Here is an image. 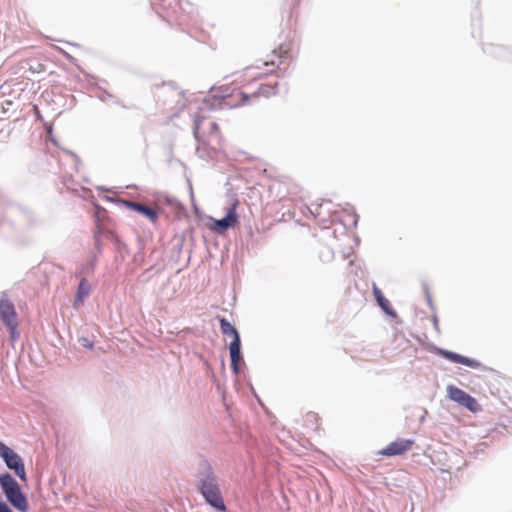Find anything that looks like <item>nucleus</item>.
Masks as SVG:
<instances>
[{"mask_svg":"<svg viewBox=\"0 0 512 512\" xmlns=\"http://www.w3.org/2000/svg\"><path fill=\"white\" fill-rule=\"evenodd\" d=\"M447 393L451 400L459 403L460 405L464 406L468 410L472 412H476L479 409V405L475 398L470 396L468 393L463 391L462 389L455 387L453 385H450L447 387Z\"/></svg>","mask_w":512,"mask_h":512,"instance_id":"6e6552de","label":"nucleus"},{"mask_svg":"<svg viewBox=\"0 0 512 512\" xmlns=\"http://www.w3.org/2000/svg\"><path fill=\"white\" fill-rule=\"evenodd\" d=\"M209 125H210L209 135L219 139L220 138V128H219L218 124L216 122H210Z\"/></svg>","mask_w":512,"mask_h":512,"instance_id":"a211bd4d","label":"nucleus"},{"mask_svg":"<svg viewBox=\"0 0 512 512\" xmlns=\"http://www.w3.org/2000/svg\"><path fill=\"white\" fill-rule=\"evenodd\" d=\"M214 98L221 99L229 108H238L253 102V96L231 85L214 86L211 89Z\"/></svg>","mask_w":512,"mask_h":512,"instance_id":"f03ea898","label":"nucleus"},{"mask_svg":"<svg viewBox=\"0 0 512 512\" xmlns=\"http://www.w3.org/2000/svg\"><path fill=\"white\" fill-rule=\"evenodd\" d=\"M445 359L452 361L454 363L463 364L465 366L471 367V368H478L480 366V363L477 360L464 357L460 354L450 352V351H441L440 353Z\"/></svg>","mask_w":512,"mask_h":512,"instance_id":"9b49d317","label":"nucleus"},{"mask_svg":"<svg viewBox=\"0 0 512 512\" xmlns=\"http://www.w3.org/2000/svg\"><path fill=\"white\" fill-rule=\"evenodd\" d=\"M26 63L28 65V69L33 74H39L45 71L46 67L39 61H34L33 59H27Z\"/></svg>","mask_w":512,"mask_h":512,"instance_id":"f3484780","label":"nucleus"},{"mask_svg":"<svg viewBox=\"0 0 512 512\" xmlns=\"http://www.w3.org/2000/svg\"><path fill=\"white\" fill-rule=\"evenodd\" d=\"M220 329L226 336H232L233 339L240 338L236 328L223 317L220 319Z\"/></svg>","mask_w":512,"mask_h":512,"instance_id":"dca6fc26","label":"nucleus"},{"mask_svg":"<svg viewBox=\"0 0 512 512\" xmlns=\"http://www.w3.org/2000/svg\"><path fill=\"white\" fill-rule=\"evenodd\" d=\"M240 338H235L229 344L230 358H231V366L235 373L239 371V363L242 360L240 353Z\"/></svg>","mask_w":512,"mask_h":512,"instance_id":"f8f14e48","label":"nucleus"},{"mask_svg":"<svg viewBox=\"0 0 512 512\" xmlns=\"http://www.w3.org/2000/svg\"><path fill=\"white\" fill-rule=\"evenodd\" d=\"M277 87V82L273 84H261L257 91L251 94V96H253V101L259 97H270L275 95L277 93Z\"/></svg>","mask_w":512,"mask_h":512,"instance_id":"ddd939ff","label":"nucleus"},{"mask_svg":"<svg viewBox=\"0 0 512 512\" xmlns=\"http://www.w3.org/2000/svg\"><path fill=\"white\" fill-rule=\"evenodd\" d=\"M287 55L288 49L281 45L272 52L273 59L264 61L262 65L246 67L243 74L238 79H240L241 82L246 81V78L258 80L273 74L281 65L282 58H286Z\"/></svg>","mask_w":512,"mask_h":512,"instance_id":"f257e3e1","label":"nucleus"},{"mask_svg":"<svg viewBox=\"0 0 512 512\" xmlns=\"http://www.w3.org/2000/svg\"><path fill=\"white\" fill-rule=\"evenodd\" d=\"M317 420H318L317 419V415L315 413H308L306 415V421L307 422H313V421L317 422Z\"/></svg>","mask_w":512,"mask_h":512,"instance_id":"412c9836","label":"nucleus"},{"mask_svg":"<svg viewBox=\"0 0 512 512\" xmlns=\"http://www.w3.org/2000/svg\"><path fill=\"white\" fill-rule=\"evenodd\" d=\"M0 485L8 501L17 510L21 512H26L28 510L27 499L21 492L19 484L10 474L5 473L0 475Z\"/></svg>","mask_w":512,"mask_h":512,"instance_id":"7ed1b4c3","label":"nucleus"},{"mask_svg":"<svg viewBox=\"0 0 512 512\" xmlns=\"http://www.w3.org/2000/svg\"><path fill=\"white\" fill-rule=\"evenodd\" d=\"M414 445V441L411 439H396L395 441L388 444L385 448L378 452L379 455L392 457L403 455L409 451Z\"/></svg>","mask_w":512,"mask_h":512,"instance_id":"1a4fd4ad","label":"nucleus"},{"mask_svg":"<svg viewBox=\"0 0 512 512\" xmlns=\"http://www.w3.org/2000/svg\"><path fill=\"white\" fill-rule=\"evenodd\" d=\"M0 457L4 460L6 466L14 470L15 474L26 481V472L22 458L11 448L0 441Z\"/></svg>","mask_w":512,"mask_h":512,"instance_id":"423d86ee","label":"nucleus"},{"mask_svg":"<svg viewBox=\"0 0 512 512\" xmlns=\"http://www.w3.org/2000/svg\"><path fill=\"white\" fill-rule=\"evenodd\" d=\"M373 294L375 296V299L378 303V305L387 313H390V307H391V304L390 302L383 296L381 290L375 285L373 284Z\"/></svg>","mask_w":512,"mask_h":512,"instance_id":"2eb2a0df","label":"nucleus"},{"mask_svg":"<svg viewBox=\"0 0 512 512\" xmlns=\"http://www.w3.org/2000/svg\"><path fill=\"white\" fill-rule=\"evenodd\" d=\"M123 204L146 217L152 224H157L159 218V209L147 206L138 202L124 200Z\"/></svg>","mask_w":512,"mask_h":512,"instance_id":"9d476101","label":"nucleus"},{"mask_svg":"<svg viewBox=\"0 0 512 512\" xmlns=\"http://www.w3.org/2000/svg\"><path fill=\"white\" fill-rule=\"evenodd\" d=\"M239 205V201L236 199L234 200L231 207L228 209L227 214L222 219H212L213 223L211 225V229L218 232V233H224L229 228L234 227L238 223V214H237V207Z\"/></svg>","mask_w":512,"mask_h":512,"instance_id":"0eeeda50","label":"nucleus"},{"mask_svg":"<svg viewBox=\"0 0 512 512\" xmlns=\"http://www.w3.org/2000/svg\"><path fill=\"white\" fill-rule=\"evenodd\" d=\"M84 347H89V348H91V347H92V345H91V344H88V342H85Z\"/></svg>","mask_w":512,"mask_h":512,"instance_id":"4be33fe9","label":"nucleus"},{"mask_svg":"<svg viewBox=\"0 0 512 512\" xmlns=\"http://www.w3.org/2000/svg\"><path fill=\"white\" fill-rule=\"evenodd\" d=\"M202 122H203V121H202V119H200V118H197V119L195 120L194 133H195L196 135H199V134H200V132H201Z\"/></svg>","mask_w":512,"mask_h":512,"instance_id":"6ab92c4d","label":"nucleus"},{"mask_svg":"<svg viewBox=\"0 0 512 512\" xmlns=\"http://www.w3.org/2000/svg\"><path fill=\"white\" fill-rule=\"evenodd\" d=\"M0 320L7 327L11 341H17L19 338L18 315L13 302L9 300L6 293H3L0 298Z\"/></svg>","mask_w":512,"mask_h":512,"instance_id":"20e7f679","label":"nucleus"},{"mask_svg":"<svg viewBox=\"0 0 512 512\" xmlns=\"http://www.w3.org/2000/svg\"><path fill=\"white\" fill-rule=\"evenodd\" d=\"M0 512H12L9 506L2 500L0 496Z\"/></svg>","mask_w":512,"mask_h":512,"instance_id":"aec40b11","label":"nucleus"},{"mask_svg":"<svg viewBox=\"0 0 512 512\" xmlns=\"http://www.w3.org/2000/svg\"><path fill=\"white\" fill-rule=\"evenodd\" d=\"M90 294V285L88 283V281L83 278L79 285H78V289H77V293H76V296H75V301H74V307H78L79 305H81L84 301V299L86 297H88V295Z\"/></svg>","mask_w":512,"mask_h":512,"instance_id":"4468645a","label":"nucleus"},{"mask_svg":"<svg viewBox=\"0 0 512 512\" xmlns=\"http://www.w3.org/2000/svg\"><path fill=\"white\" fill-rule=\"evenodd\" d=\"M84 347H89V348H91V347H92V345H91V344H88V342H85Z\"/></svg>","mask_w":512,"mask_h":512,"instance_id":"5701e85b","label":"nucleus"},{"mask_svg":"<svg viewBox=\"0 0 512 512\" xmlns=\"http://www.w3.org/2000/svg\"><path fill=\"white\" fill-rule=\"evenodd\" d=\"M201 493L212 507L219 511H225L223 498L209 467L206 469L205 478L201 480Z\"/></svg>","mask_w":512,"mask_h":512,"instance_id":"39448f33","label":"nucleus"}]
</instances>
